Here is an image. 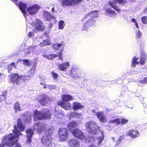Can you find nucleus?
Masks as SVG:
<instances>
[{"label": "nucleus", "mask_w": 147, "mask_h": 147, "mask_svg": "<svg viewBox=\"0 0 147 147\" xmlns=\"http://www.w3.org/2000/svg\"><path fill=\"white\" fill-rule=\"evenodd\" d=\"M88 147H97L93 145H91L90 146Z\"/></svg>", "instance_id": "50"}, {"label": "nucleus", "mask_w": 147, "mask_h": 147, "mask_svg": "<svg viewBox=\"0 0 147 147\" xmlns=\"http://www.w3.org/2000/svg\"><path fill=\"white\" fill-rule=\"evenodd\" d=\"M96 115L99 120L102 123H105L107 121L106 117L102 111L97 112Z\"/></svg>", "instance_id": "12"}, {"label": "nucleus", "mask_w": 147, "mask_h": 147, "mask_svg": "<svg viewBox=\"0 0 147 147\" xmlns=\"http://www.w3.org/2000/svg\"><path fill=\"white\" fill-rule=\"evenodd\" d=\"M40 84V85H45V84L44 83H43L42 82Z\"/></svg>", "instance_id": "53"}, {"label": "nucleus", "mask_w": 147, "mask_h": 147, "mask_svg": "<svg viewBox=\"0 0 147 147\" xmlns=\"http://www.w3.org/2000/svg\"><path fill=\"white\" fill-rule=\"evenodd\" d=\"M33 129L36 131L38 134H41L44 131L45 133L41 138L42 143L46 145L49 146L51 143V135L53 131L51 129L47 128V125L38 121L35 123L33 125Z\"/></svg>", "instance_id": "1"}, {"label": "nucleus", "mask_w": 147, "mask_h": 147, "mask_svg": "<svg viewBox=\"0 0 147 147\" xmlns=\"http://www.w3.org/2000/svg\"><path fill=\"white\" fill-rule=\"evenodd\" d=\"M52 11H54V7H53L52 8Z\"/></svg>", "instance_id": "52"}, {"label": "nucleus", "mask_w": 147, "mask_h": 147, "mask_svg": "<svg viewBox=\"0 0 147 147\" xmlns=\"http://www.w3.org/2000/svg\"><path fill=\"white\" fill-rule=\"evenodd\" d=\"M83 107V106L80 103L75 102H73V109L74 110H77L82 109Z\"/></svg>", "instance_id": "17"}, {"label": "nucleus", "mask_w": 147, "mask_h": 147, "mask_svg": "<svg viewBox=\"0 0 147 147\" xmlns=\"http://www.w3.org/2000/svg\"><path fill=\"white\" fill-rule=\"evenodd\" d=\"M20 105V104L18 102H16L14 106V109L16 111H21Z\"/></svg>", "instance_id": "27"}, {"label": "nucleus", "mask_w": 147, "mask_h": 147, "mask_svg": "<svg viewBox=\"0 0 147 147\" xmlns=\"http://www.w3.org/2000/svg\"><path fill=\"white\" fill-rule=\"evenodd\" d=\"M43 56L49 60H52L55 57H57V55L56 54H53L49 55L44 54L43 55Z\"/></svg>", "instance_id": "22"}, {"label": "nucleus", "mask_w": 147, "mask_h": 147, "mask_svg": "<svg viewBox=\"0 0 147 147\" xmlns=\"http://www.w3.org/2000/svg\"><path fill=\"white\" fill-rule=\"evenodd\" d=\"M72 133L74 137L83 140L85 138L83 132L78 128L72 130Z\"/></svg>", "instance_id": "7"}, {"label": "nucleus", "mask_w": 147, "mask_h": 147, "mask_svg": "<svg viewBox=\"0 0 147 147\" xmlns=\"http://www.w3.org/2000/svg\"><path fill=\"white\" fill-rule=\"evenodd\" d=\"M10 65L11 66L13 67L14 68L16 67V66L15 64V63H11Z\"/></svg>", "instance_id": "45"}, {"label": "nucleus", "mask_w": 147, "mask_h": 147, "mask_svg": "<svg viewBox=\"0 0 147 147\" xmlns=\"http://www.w3.org/2000/svg\"><path fill=\"white\" fill-rule=\"evenodd\" d=\"M47 88V86H46V85H45V86H44L43 87V88L44 89H45V88Z\"/></svg>", "instance_id": "55"}, {"label": "nucleus", "mask_w": 147, "mask_h": 147, "mask_svg": "<svg viewBox=\"0 0 147 147\" xmlns=\"http://www.w3.org/2000/svg\"><path fill=\"white\" fill-rule=\"evenodd\" d=\"M34 34L32 32H30L28 34V36L29 37H30L32 36H34Z\"/></svg>", "instance_id": "44"}, {"label": "nucleus", "mask_w": 147, "mask_h": 147, "mask_svg": "<svg viewBox=\"0 0 147 147\" xmlns=\"http://www.w3.org/2000/svg\"><path fill=\"white\" fill-rule=\"evenodd\" d=\"M5 146L3 144H1L0 143V147H4Z\"/></svg>", "instance_id": "51"}, {"label": "nucleus", "mask_w": 147, "mask_h": 147, "mask_svg": "<svg viewBox=\"0 0 147 147\" xmlns=\"http://www.w3.org/2000/svg\"><path fill=\"white\" fill-rule=\"evenodd\" d=\"M21 61H23V64L25 65H26L28 66H31V65L28 59H23Z\"/></svg>", "instance_id": "33"}, {"label": "nucleus", "mask_w": 147, "mask_h": 147, "mask_svg": "<svg viewBox=\"0 0 147 147\" xmlns=\"http://www.w3.org/2000/svg\"><path fill=\"white\" fill-rule=\"evenodd\" d=\"M124 138V136L123 135L121 136L116 141V145H117L120 144L121 142V140H123Z\"/></svg>", "instance_id": "36"}, {"label": "nucleus", "mask_w": 147, "mask_h": 147, "mask_svg": "<svg viewBox=\"0 0 147 147\" xmlns=\"http://www.w3.org/2000/svg\"><path fill=\"white\" fill-rule=\"evenodd\" d=\"M14 125H16V128L18 127L20 130L19 131H20L21 132V131H23L25 129V127L23 125V123L21 121V120L20 118H19L17 120V126L16 125H14ZM14 127V129H15Z\"/></svg>", "instance_id": "14"}, {"label": "nucleus", "mask_w": 147, "mask_h": 147, "mask_svg": "<svg viewBox=\"0 0 147 147\" xmlns=\"http://www.w3.org/2000/svg\"><path fill=\"white\" fill-rule=\"evenodd\" d=\"M77 126L76 123L75 121H71L69 122L67 125V127L69 130L72 129L73 128L76 127Z\"/></svg>", "instance_id": "20"}, {"label": "nucleus", "mask_w": 147, "mask_h": 147, "mask_svg": "<svg viewBox=\"0 0 147 147\" xmlns=\"http://www.w3.org/2000/svg\"><path fill=\"white\" fill-rule=\"evenodd\" d=\"M109 123H116V125H119L120 123V119L118 118L113 120H111L110 121Z\"/></svg>", "instance_id": "30"}, {"label": "nucleus", "mask_w": 147, "mask_h": 147, "mask_svg": "<svg viewBox=\"0 0 147 147\" xmlns=\"http://www.w3.org/2000/svg\"><path fill=\"white\" fill-rule=\"evenodd\" d=\"M135 25H136V28H137L139 29V26H138V23H137V22H136V23H135Z\"/></svg>", "instance_id": "49"}, {"label": "nucleus", "mask_w": 147, "mask_h": 147, "mask_svg": "<svg viewBox=\"0 0 147 147\" xmlns=\"http://www.w3.org/2000/svg\"><path fill=\"white\" fill-rule=\"evenodd\" d=\"M2 143L4 145L9 146V136L8 135H5L3 137Z\"/></svg>", "instance_id": "18"}, {"label": "nucleus", "mask_w": 147, "mask_h": 147, "mask_svg": "<svg viewBox=\"0 0 147 147\" xmlns=\"http://www.w3.org/2000/svg\"><path fill=\"white\" fill-rule=\"evenodd\" d=\"M3 74L0 73V79L1 78V76Z\"/></svg>", "instance_id": "54"}, {"label": "nucleus", "mask_w": 147, "mask_h": 147, "mask_svg": "<svg viewBox=\"0 0 147 147\" xmlns=\"http://www.w3.org/2000/svg\"><path fill=\"white\" fill-rule=\"evenodd\" d=\"M69 144L71 147H79L80 144L78 141L74 139H72L69 141Z\"/></svg>", "instance_id": "15"}, {"label": "nucleus", "mask_w": 147, "mask_h": 147, "mask_svg": "<svg viewBox=\"0 0 147 147\" xmlns=\"http://www.w3.org/2000/svg\"><path fill=\"white\" fill-rule=\"evenodd\" d=\"M131 21L132 22H133L135 23L136 22H137V20H136V19H135L134 18H132L131 19Z\"/></svg>", "instance_id": "46"}, {"label": "nucleus", "mask_w": 147, "mask_h": 147, "mask_svg": "<svg viewBox=\"0 0 147 147\" xmlns=\"http://www.w3.org/2000/svg\"><path fill=\"white\" fill-rule=\"evenodd\" d=\"M128 122V120L126 119L122 118L121 119H120V124L123 125L127 124Z\"/></svg>", "instance_id": "35"}, {"label": "nucleus", "mask_w": 147, "mask_h": 147, "mask_svg": "<svg viewBox=\"0 0 147 147\" xmlns=\"http://www.w3.org/2000/svg\"><path fill=\"white\" fill-rule=\"evenodd\" d=\"M26 136L27 138V142L29 143H30L32 141L31 138L32 136Z\"/></svg>", "instance_id": "41"}, {"label": "nucleus", "mask_w": 147, "mask_h": 147, "mask_svg": "<svg viewBox=\"0 0 147 147\" xmlns=\"http://www.w3.org/2000/svg\"><path fill=\"white\" fill-rule=\"evenodd\" d=\"M140 57L139 61V63L141 65H143L146 63L147 55L144 52V50L141 49L140 51Z\"/></svg>", "instance_id": "11"}, {"label": "nucleus", "mask_w": 147, "mask_h": 147, "mask_svg": "<svg viewBox=\"0 0 147 147\" xmlns=\"http://www.w3.org/2000/svg\"><path fill=\"white\" fill-rule=\"evenodd\" d=\"M53 49L55 50H57L59 49L60 47H62L63 49L64 45L62 43L60 44H55L53 46Z\"/></svg>", "instance_id": "26"}, {"label": "nucleus", "mask_w": 147, "mask_h": 147, "mask_svg": "<svg viewBox=\"0 0 147 147\" xmlns=\"http://www.w3.org/2000/svg\"><path fill=\"white\" fill-rule=\"evenodd\" d=\"M30 76H20L18 73H14L10 74V80L11 82L13 84L16 83L18 84L22 82L28 80Z\"/></svg>", "instance_id": "5"}, {"label": "nucleus", "mask_w": 147, "mask_h": 147, "mask_svg": "<svg viewBox=\"0 0 147 147\" xmlns=\"http://www.w3.org/2000/svg\"><path fill=\"white\" fill-rule=\"evenodd\" d=\"M64 22L63 20H60L59 23V29H63L64 27Z\"/></svg>", "instance_id": "32"}, {"label": "nucleus", "mask_w": 147, "mask_h": 147, "mask_svg": "<svg viewBox=\"0 0 147 147\" xmlns=\"http://www.w3.org/2000/svg\"><path fill=\"white\" fill-rule=\"evenodd\" d=\"M26 132L27 134L26 136H32L34 134L33 130L31 129H27Z\"/></svg>", "instance_id": "31"}, {"label": "nucleus", "mask_w": 147, "mask_h": 147, "mask_svg": "<svg viewBox=\"0 0 147 147\" xmlns=\"http://www.w3.org/2000/svg\"><path fill=\"white\" fill-rule=\"evenodd\" d=\"M141 20L143 24H147V16H144L142 17Z\"/></svg>", "instance_id": "38"}, {"label": "nucleus", "mask_w": 147, "mask_h": 147, "mask_svg": "<svg viewBox=\"0 0 147 147\" xmlns=\"http://www.w3.org/2000/svg\"><path fill=\"white\" fill-rule=\"evenodd\" d=\"M71 75L73 77H77L78 75V70L77 69H72L71 70Z\"/></svg>", "instance_id": "24"}, {"label": "nucleus", "mask_w": 147, "mask_h": 147, "mask_svg": "<svg viewBox=\"0 0 147 147\" xmlns=\"http://www.w3.org/2000/svg\"><path fill=\"white\" fill-rule=\"evenodd\" d=\"M126 135L129 136L133 138H135L139 137L140 134L137 130L132 129L129 130L127 131Z\"/></svg>", "instance_id": "10"}, {"label": "nucleus", "mask_w": 147, "mask_h": 147, "mask_svg": "<svg viewBox=\"0 0 147 147\" xmlns=\"http://www.w3.org/2000/svg\"><path fill=\"white\" fill-rule=\"evenodd\" d=\"M106 11L108 13L111 15V16H112V15L114 16L116 14V13L114 11L110 9H107Z\"/></svg>", "instance_id": "34"}, {"label": "nucleus", "mask_w": 147, "mask_h": 147, "mask_svg": "<svg viewBox=\"0 0 147 147\" xmlns=\"http://www.w3.org/2000/svg\"><path fill=\"white\" fill-rule=\"evenodd\" d=\"M143 40V39H140V44H143V42L144 41V40Z\"/></svg>", "instance_id": "48"}, {"label": "nucleus", "mask_w": 147, "mask_h": 147, "mask_svg": "<svg viewBox=\"0 0 147 147\" xmlns=\"http://www.w3.org/2000/svg\"><path fill=\"white\" fill-rule=\"evenodd\" d=\"M98 12V10H95L94 11H92L91 12V13H95L96 14H97Z\"/></svg>", "instance_id": "47"}, {"label": "nucleus", "mask_w": 147, "mask_h": 147, "mask_svg": "<svg viewBox=\"0 0 147 147\" xmlns=\"http://www.w3.org/2000/svg\"><path fill=\"white\" fill-rule=\"evenodd\" d=\"M43 17L46 21H50L55 18V17L51 15L48 12L45 11L43 14Z\"/></svg>", "instance_id": "16"}, {"label": "nucleus", "mask_w": 147, "mask_h": 147, "mask_svg": "<svg viewBox=\"0 0 147 147\" xmlns=\"http://www.w3.org/2000/svg\"><path fill=\"white\" fill-rule=\"evenodd\" d=\"M92 123V122L90 121H88L86 123L85 126L86 129L88 130L89 132H92L93 131L91 127V125Z\"/></svg>", "instance_id": "23"}, {"label": "nucleus", "mask_w": 147, "mask_h": 147, "mask_svg": "<svg viewBox=\"0 0 147 147\" xmlns=\"http://www.w3.org/2000/svg\"><path fill=\"white\" fill-rule=\"evenodd\" d=\"M51 74L54 80H57L58 79L59 75L56 73L52 71L51 72Z\"/></svg>", "instance_id": "37"}, {"label": "nucleus", "mask_w": 147, "mask_h": 147, "mask_svg": "<svg viewBox=\"0 0 147 147\" xmlns=\"http://www.w3.org/2000/svg\"><path fill=\"white\" fill-rule=\"evenodd\" d=\"M51 43L50 42L47 40H43V42L40 43V46L43 47L45 45H50Z\"/></svg>", "instance_id": "29"}, {"label": "nucleus", "mask_w": 147, "mask_h": 147, "mask_svg": "<svg viewBox=\"0 0 147 147\" xmlns=\"http://www.w3.org/2000/svg\"><path fill=\"white\" fill-rule=\"evenodd\" d=\"M82 1V0H62V4L63 6H73Z\"/></svg>", "instance_id": "8"}, {"label": "nucleus", "mask_w": 147, "mask_h": 147, "mask_svg": "<svg viewBox=\"0 0 147 147\" xmlns=\"http://www.w3.org/2000/svg\"><path fill=\"white\" fill-rule=\"evenodd\" d=\"M47 98L46 95L43 96L42 97L38 100V102L43 106L45 105L47 102Z\"/></svg>", "instance_id": "19"}, {"label": "nucleus", "mask_w": 147, "mask_h": 147, "mask_svg": "<svg viewBox=\"0 0 147 147\" xmlns=\"http://www.w3.org/2000/svg\"><path fill=\"white\" fill-rule=\"evenodd\" d=\"M33 116L34 121L36 119L39 120L50 119L51 117V113L49 110L46 108L43 109L42 111L36 110L34 111Z\"/></svg>", "instance_id": "3"}, {"label": "nucleus", "mask_w": 147, "mask_h": 147, "mask_svg": "<svg viewBox=\"0 0 147 147\" xmlns=\"http://www.w3.org/2000/svg\"><path fill=\"white\" fill-rule=\"evenodd\" d=\"M36 29L38 31H42L45 29L44 26L40 24H38V26L36 27Z\"/></svg>", "instance_id": "28"}, {"label": "nucleus", "mask_w": 147, "mask_h": 147, "mask_svg": "<svg viewBox=\"0 0 147 147\" xmlns=\"http://www.w3.org/2000/svg\"><path fill=\"white\" fill-rule=\"evenodd\" d=\"M140 82L142 83L146 84L147 83V77L144 78L143 80L140 81Z\"/></svg>", "instance_id": "42"}, {"label": "nucleus", "mask_w": 147, "mask_h": 147, "mask_svg": "<svg viewBox=\"0 0 147 147\" xmlns=\"http://www.w3.org/2000/svg\"><path fill=\"white\" fill-rule=\"evenodd\" d=\"M138 58L136 57V56H134L132 59L131 62V66L134 67H136V65H138L139 64V61H137Z\"/></svg>", "instance_id": "21"}, {"label": "nucleus", "mask_w": 147, "mask_h": 147, "mask_svg": "<svg viewBox=\"0 0 147 147\" xmlns=\"http://www.w3.org/2000/svg\"><path fill=\"white\" fill-rule=\"evenodd\" d=\"M69 66V62H66L59 64L58 65V68L62 71H65Z\"/></svg>", "instance_id": "13"}, {"label": "nucleus", "mask_w": 147, "mask_h": 147, "mask_svg": "<svg viewBox=\"0 0 147 147\" xmlns=\"http://www.w3.org/2000/svg\"><path fill=\"white\" fill-rule=\"evenodd\" d=\"M15 129L12 130V133L10 134V147H12L15 145L14 147H22L21 145L18 143L19 136L22 135V134L17 129L16 125L14 126Z\"/></svg>", "instance_id": "4"}, {"label": "nucleus", "mask_w": 147, "mask_h": 147, "mask_svg": "<svg viewBox=\"0 0 147 147\" xmlns=\"http://www.w3.org/2000/svg\"><path fill=\"white\" fill-rule=\"evenodd\" d=\"M59 141L62 142L67 140L69 138V133L66 128H60L58 131Z\"/></svg>", "instance_id": "6"}, {"label": "nucleus", "mask_w": 147, "mask_h": 147, "mask_svg": "<svg viewBox=\"0 0 147 147\" xmlns=\"http://www.w3.org/2000/svg\"><path fill=\"white\" fill-rule=\"evenodd\" d=\"M6 96L5 94L0 95V103L5 100L6 99Z\"/></svg>", "instance_id": "40"}, {"label": "nucleus", "mask_w": 147, "mask_h": 147, "mask_svg": "<svg viewBox=\"0 0 147 147\" xmlns=\"http://www.w3.org/2000/svg\"><path fill=\"white\" fill-rule=\"evenodd\" d=\"M136 39H138L140 38L142 35V33L140 31V30H138L136 34Z\"/></svg>", "instance_id": "39"}, {"label": "nucleus", "mask_w": 147, "mask_h": 147, "mask_svg": "<svg viewBox=\"0 0 147 147\" xmlns=\"http://www.w3.org/2000/svg\"><path fill=\"white\" fill-rule=\"evenodd\" d=\"M61 98L62 100L57 102V105L66 110H70L71 105L69 101L74 100L73 97L69 94H63L61 96Z\"/></svg>", "instance_id": "2"}, {"label": "nucleus", "mask_w": 147, "mask_h": 147, "mask_svg": "<svg viewBox=\"0 0 147 147\" xmlns=\"http://www.w3.org/2000/svg\"><path fill=\"white\" fill-rule=\"evenodd\" d=\"M59 59L63 61L62 54L61 52H60L59 54Z\"/></svg>", "instance_id": "43"}, {"label": "nucleus", "mask_w": 147, "mask_h": 147, "mask_svg": "<svg viewBox=\"0 0 147 147\" xmlns=\"http://www.w3.org/2000/svg\"><path fill=\"white\" fill-rule=\"evenodd\" d=\"M39 9V7L38 6L34 5L27 8V10L30 15H33L36 14Z\"/></svg>", "instance_id": "9"}, {"label": "nucleus", "mask_w": 147, "mask_h": 147, "mask_svg": "<svg viewBox=\"0 0 147 147\" xmlns=\"http://www.w3.org/2000/svg\"><path fill=\"white\" fill-rule=\"evenodd\" d=\"M109 4L115 10L117 11L118 12H119L121 10L119 9L118 6L116 5L115 4L111 2H109Z\"/></svg>", "instance_id": "25"}]
</instances>
